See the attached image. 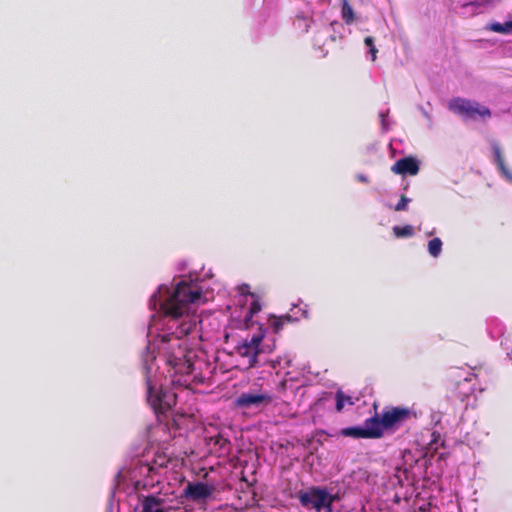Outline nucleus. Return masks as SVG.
<instances>
[{
	"mask_svg": "<svg viewBox=\"0 0 512 512\" xmlns=\"http://www.w3.org/2000/svg\"><path fill=\"white\" fill-rule=\"evenodd\" d=\"M201 290L193 283L180 281L173 292L161 303L160 310L165 318L177 321L188 317L190 305L200 300Z\"/></svg>",
	"mask_w": 512,
	"mask_h": 512,
	"instance_id": "obj_1",
	"label": "nucleus"
},
{
	"mask_svg": "<svg viewBox=\"0 0 512 512\" xmlns=\"http://www.w3.org/2000/svg\"><path fill=\"white\" fill-rule=\"evenodd\" d=\"M166 362L176 374H190L193 370V352L187 347V340L180 336H162Z\"/></svg>",
	"mask_w": 512,
	"mask_h": 512,
	"instance_id": "obj_2",
	"label": "nucleus"
},
{
	"mask_svg": "<svg viewBox=\"0 0 512 512\" xmlns=\"http://www.w3.org/2000/svg\"><path fill=\"white\" fill-rule=\"evenodd\" d=\"M296 497L304 508L314 509L317 512H321L323 509L332 512L333 503L339 500L337 494H330L326 488L319 486H311L300 490Z\"/></svg>",
	"mask_w": 512,
	"mask_h": 512,
	"instance_id": "obj_3",
	"label": "nucleus"
},
{
	"mask_svg": "<svg viewBox=\"0 0 512 512\" xmlns=\"http://www.w3.org/2000/svg\"><path fill=\"white\" fill-rule=\"evenodd\" d=\"M145 384L147 401L156 414H164L176 405V394L172 391L156 389V385L153 384L149 376L148 369H146L145 373Z\"/></svg>",
	"mask_w": 512,
	"mask_h": 512,
	"instance_id": "obj_4",
	"label": "nucleus"
},
{
	"mask_svg": "<svg viewBox=\"0 0 512 512\" xmlns=\"http://www.w3.org/2000/svg\"><path fill=\"white\" fill-rule=\"evenodd\" d=\"M448 108L453 113L469 119L481 118L483 120L491 117V111L488 107L481 105L476 101L455 97L448 103Z\"/></svg>",
	"mask_w": 512,
	"mask_h": 512,
	"instance_id": "obj_5",
	"label": "nucleus"
},
{
	"mask_svg": "<svg viewBox=\"0 0 512 512\" xmlns=\"http://www.w3.org/2000/svg\"><path fill=\"white\" fill-rule=\"evenodd\" d=\"M263 339V334H255L250 339L246 338L235 346V353L239 355L247 368L257 365V357L261 352L259 345Z\"/></svg>",
	"mask_w": 512,
	"mask_h": 512,
	"instance_id": "obj_6",
	"label": "nucleus"
},
{
	"mask_svg": "<svg viewBox=\"0 0 512 512\" xmlns=\"http://www.w3.org/2000/svg\"><path fill=\"white\" fill-rule=\"evenodd\" d=\"M273 398L267 391L254 392L247 391L241 393L235 400L234 404L237 408H259L267 406L272 402Z\"/></svg>",
	"mask_w": 512,
	"mask_h": 512,
	"instance_id": "obj_7",
	"label": "nucleus"
},
{
	"mask_svg": "<svg viewBox=\"0 0 512 512\" xmlns=\"http://www.w3.org/2000/svg\"><path fill=\"white\" fill-rule=\"evenodd\" d=\"M410 414V410L405 407H391L385 409L381 416L382 426L386 430L397 428L410 418Z\"/></svg>",
	"mask_w": 512,
	"mask_h": 512,
	"instance_id": "obj_8",
	"label": "nucleus"
},
{
	"mask_svg": "<svg viewBox=\"0 0 512 512\" xmlns=\"http://www.w3.org/2000/svg\"><path fill=\"white\" fill-rule=\"evenodd\" d=\"M215 488L203 482H189L183 490L182 497L194 502L205 501L208 499Z\"/></svg>",
	"mask_w": 512,
	"mask_h": 512,
	"instance_id": "obj_9",
	"label": "nucleus"
},
{
	"mask_svg": "<svg viewBox=\"0 0 512 512\" xmlns=\"http://www.w3.org/2000/svg\"><path fill=\"white\" fill-rule=\"evenodd\" d=\"M391 171L397 175L414 176L419 172V164L417 160L411 156L398 159L391 167Z\"/></svg>",
	"mask_w": 512,
	"mask_h": 512,
	"instance_id": "obj_10",
	"label": "nucleus"
},
{
	"mask_svg": "<svg viewBox=\"0 0 512 512\" xmlns=\"http://www.w3.org/2000/svg\"><path fill=\"white\" fill-rule=\"evenodd\" d=\"M208 445L218 456L228 455L231 450V442L221 434L210 437Z\"/></svg>",
	"mask_w": 512,
	"mask_h": 512,
	"instance_id": "obj_11",
	"label": "nucleus"
},
{
	"mask_svg": "<svg viewBox=\"0 0 512 512\" xmlns=\"http://www.w3.org/2000/svg\"><path fill=\"white\" fill-rule=\"evenodd\" d=\"M363 428L365 429V432L369 433L367 435L368 439H377L383 436L384 428L382 426L381 418L377 414L366 419Z\"/></svg>",
	"mask_w": 512,
	"mask_h": 512,
	"instance_id": "obj_12",
	"label": "nucleus"
},
{
	"mask_svg": "<svg viewBox=\"0 0 512 512\" xmlns=\"http://www.w3.org/2000/svg\"><path fill=\"white\" fill-rule=\"evenodd\" d=\"M163 503L162 498L149 495L142 502V512H168L171 508H162Z\"/></svg>",
	"mask_w": 512,
	"mask_h": 512,
	"instance_id": "obj_13",
	"label": "nucleus"
},
{
	"mask_svg": "<svg viewBox=\"0 0 512 512\" xmlns=\"http://www.w3.org/2000/svg\"><path fill=\"white\" fill-rule=\"evenodd\" d=\"M493 153L495 157L496 164L501 171V173L510 181H512V173L511 171L506 167L504 163V159L501 153V149L498 145L493 146Z\"/></svg>",
	"mask_w": 512,
	"mask_h": 512,
	"instance_id": "obj_14",
	"label": "nucleus"
},
{
	"mask_svg": "<svg viewBox=\"0 0 512 512\" xmlns=\"http://www.w3.org/2000/svg\"><path fill=\"white\" fill-rule=\"evenodd\" d=\"M369 433L365 432V429L360 426L355 427H346L341 429L340 435L343 437H351L355 439H368L367 435Z\"/></svg>",
	"mask_w": 512,
	"mask_h": 512,
	"instance_id": "obj_15",
	"label": "nucleus"
},
{
	"mask_svg": "<svg viewBox=\"0 0 512 512\" xmlns=\"http://www.w3.org/2000/svg\"><path fill=\"white\" fill-rule=\"evenodd\" d=\"M195 324V321H192L191 319L183 320L175 332L165 334L164 336H180L181 339H184V336L188 335L194 329Z\"/></svg>",
	"mask_w": 512,
	"mask_h": 512,
	"instance_id": "obj_16",
	"label": "nucleus"
},
{
	"mask_svg": "<svg viewBox=\"0 0 512 512\" xmlns=\"http://www.w3.org/2000/svg\"><path fill=\"white\" fill-rule=\"evenodd\" d=\"M335 400H336V411L341 412L345 405L352 406L354 405V401L351 396L346 395L343 391L338 390L335 394Z\"/></svg>",
	"mask_w": 512,
	"mask_h": 512,
	"instance_id": "obj_17",
	"label": "nucleus"
},
{
	"mask_svg": "<svg viewBox=\"0 0 512 512\" xmlns=\"http://www.w3.org/2000/svg\"><path fill=\"white\" fill-rule=\"evenodd\" d=\"M341 2H342V9H341L342 19L344 20V22L346 24H352L355 20L353 9H352L351 5L349 4L348 0H344Z\"/></svg>",
	"mask_w": 512,
	"mask_h": 512,
	"instance_id": "obj_18",
	"label": "nucleus"
},
{
	"mask_svg": "<svg viewBox=\"0 0 512 512\" xmlns=\"http://www.w3.org/2000/svg\"><path fill=\"white\" fill-rule=\"evenodd\" d=\"M490 30L493 31V32H496V33H500V34H509V33H512V20L511 21H507L505 23H498V22H495V23H492L490 25Z\"/></svg>",
	"mask_w": 512,
	"mask_h": 512,
	"instance_id": "obj_19",
	"label": "nucleus"
},
{
	"mask_svg": "<svg viewBox=\"0 0 512 512\" xmlns=\"http://www.w3.org/2000/svg\"><path fill=\"white\" fill-rule=\"evenodd\" d=\"M393 233L397 238L411 237L414 234V229L411 225L394 226Z\"/></svg>",
	"mask_w": 512,
	"mask_h": 512,
	"instance_id": "obj_20",
	"label": "nucleus"
},
{
	"mask_svg": "<svg viewBox=\"0 0 512 512\" xmlns=\"http://www.w3.org/2000/svg\"><path fill=\"white\" fill-rule=\"evenodd\" d=\"M442 250V241L440 238H433L428 242V251L431 256L438 257Z\"/></svg>",
	"mask_w": 512,
	"mask_h": 512,
	"instance_id": "obj_21",
	"label": "nucleus"
},
{
	"mask_svg": "<svg viewBox=\"0 0 512 512\" xmlns=\"http://www.w3.org/2000/svg\"><path fill=\"white\" fill-rule=\"evenodd\" d=\"M365 45L369 48V53L371 54V60L375 61L378 53V49L374 44V38L372 36H367L364 39Z\"/></svg>",
	"mask_w": 512,
	"mask_h": 512,
	"instance_id": "obj_22",
	"label": "nucleus"
},
{
	"mask_svg": "<svg viewBox=\"0 0 512 512\" xmlns=\"http://www.w3.org/2000/svg\"><path fill=\"white\" fill-rule=\"evenodd\" d=\"M269 323L275 333H279L285 325L284 321L281 319L280 316L279 317L272 316L269 319Z\"/></svg>",
	"mask_w": 512,
	"mask_h": 512,
	"instance_id": "obj_23",
	"label": "nucleus"
},
{
	"mask_svg": "<svg viewBox=\"0 0 512 512\" xmlns=\"http://www.w3.org/2000/svg\"><path fill=\"white\" fill-rule=\"evenodd\" d=\"M411 200L407 198L405 195H402L399 202L395 205V211H405L407 209V205Z\"/></svg>",
	"mask_w": 512,
	"mask_h": 512,
	"instance_id": "obj_24",
	"label": "nucleus"
},
{
	"mask_svg": "<svg viewBox=\"0 0 512 512\" xmlns=\"http://www.w3.org/2000/svg\"><path fill=\"white\" fill-rule=\"evenodd\" d=\"M261 311V304L258 300L252 301L250 307H249V316L252 317L254 314Z\"/></svg>",
	"mask_w": 512,
	"mask_h": 512,
	"instance_id": "obj_25",
	"label": "nucleus"
},
{
	"mask_svg": "<svg viewBox=\"0 0 512 512\" xmlns=\"http://www.w3.org/2000/svg\"><path fill=\"white\" fill-rule=\"evenodd\" d=\"M281 319L284 321L285 324L287 323H293L296 321L295 318H293L290 314H285V315H282L280 316Z\"/></svg>",
	"mask_w": 512,
	"mask_h": 512,
	"instance_id": "obj_26",
	"label": "nucleus"
},
{
	"mask_svg": "<svg viewBox=\"0 0 512 512\" xmlns=\"http://www.w3.org/2000/svg\"><path fill=\"white\" fill-rule=\"evenodd\" d=\"M357 179L360 181V182H363V183H368L369 182V179L367 176L363 175V174H358L357 175Z\"/></svg>",
	"mask_w": 512,
	"mask_h": 512,
	"instance_id": "obj_27",
	"label": "nucleus"
},
{
	"mask_svg": "<svg viewBox=\"0 0 512 512\" xmlns=\"http://www.w3.org/2000/svg\"><path fill=\"white\" fill-rule=\"evenodd\" d=\"M485 1L484 0H477L476 2H470L469 4L470 5H476V6H479V5H482L484 4Z\"/></svg>",
	"mask_w": 512,
	"mask_h": 512,
	"instance_id": "obj_28",
	"label": "nucleus"
},
{
	"mask_svg": "<svg viewBox=\"0 0 512 512\" xmlns=\"http://www.w3.org/2000/svg\"><path fill=\"white\" fill-rule=\"evenodd\" d=\"M303 314H304V317H305V318H308V315H307V312H306V311H304V312H303Z\"/></svg>",
	"mask_w": 512,
	"mask_h": 512,
	"instance_id": "obj_29",
	"label": "nucleus"
},
{
	"mask_svg": "<svg viewBox=\"0 0 512 512\" xmlns=\"http://www.w3.org/2000/svg\"><path fill=\"white\" fill-rule=\"evenodd\" d=\"M155 298H156V295H152L151 301L154 300Z\"/></svg>",
	"mask_w": 512,
	"mask_h": 512,
	"instance_id": "obj_30",
	"label": "nucleus"
}]
</instances>
